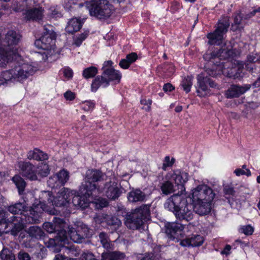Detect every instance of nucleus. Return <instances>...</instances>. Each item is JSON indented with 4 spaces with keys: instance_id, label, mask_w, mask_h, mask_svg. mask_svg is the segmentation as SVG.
<instances>
[{
    "instance_id": "obj_47",
    "label": "nucleus",
    "mask_w": 260,
    "mask_h": 260,
    "mask_svg": "<svg viewBox=\"0 0 260 260\" xmlns=\"http://www.w3.org/2000/svg\"><path fill=\"white\" fill-rule=\"evenodd\" d=\"M76 193L71 197L72 198V202L71 204H73L75 207H78L82 208H84L86 207L85 205V202L81 200V197L79 196L75 195Z\"/></svg>"
},
{
    "instance_id": "obj_38",
    "label": "nucleus",
    "mask_w": 260,
    "mask_h": 260,
    "mask_svg": "<svg viewBox=\"0 0 260 260\" xmlns=\"http://www.w3.org/2000/svg\"><path fill=\"white\" fill-rule=\"evenodd\" d=\"M11 221L12 217L8 219L2 218L0 220L1 233H11Z\"/></svg>"
},
{
    "instance_id": "obj_62",
    "label": "nucleus",
    "mask_w": 260,
    "mask_h": 260,
    "mask_svg": "<svg viewBox=\"0 0 260 260\" xmlns=\"http://www.w3.org/2000/svg\"><path fill=\"white\" fill-rule=\"evenodd\" d=\"M131 63H129L128 61L126 60V59H122L119 63V66L124 69H128L130 66Z\"/></svg>"
},
{
    "instance_id": "obj_63",
    "label": "nucleus",
    "mask_w": 260,
    "mask_h": 260,
    "mask_svg": "<svg viewBox=\"0 0 260 260\" xmlns=\"http://www.w3.org/2000/svg\"><path fill=\"white\" fill-rule=\"evenodd\" d=\"M64 96L66 100L72 101L75 98V94L71 91H68L64 93Z\"/></svg>"
},
{
    "instance_id": "obj_61",
    "label": "nucleus",
    "mask_w": 260,
    "mask_h": 260,
    "mask_svg": "<svg viewBox=\"0 0 260 260\" xmlns=\"http://www.w3.org/2000/svg\"><path fill=\"white\" fill-rule=\"evenodd\" d=\"M63 73L65 77L70 79L72 77L73 72L69 68H66L63 69Z\"/></svg>"
},
{
    "instance_id": "obj_14",
    "label": "nucleus",
    "mask_w": 260,
    "mask_h": 260,
    "mask_svg": "<svg viewBox=\"0 0 260 260\" xmlns=\"http://www.w3.org/2000/svg\"><path fill=\"white\" fill-rule=\"evenodd\" d=\"M44 210L41 204L34 205L33 207H28L27 211L22 216L27 224L35 223L39 221L41 214Z\"/></svg>"
},
{
    "instance_id": "obj_39",
    "label": "nucleus",
    "mask_w": 260,
    "mask_h": 260,
    "mask_svg": "<svg viewBox=\"0 0 260 260\" xmlns=\"http://www.w3.org/2000/svg\"><path fill=\"white\" fill-rule=\"evenodd\" d=\"M12 180L17 186L19 193L21 194L24 191L26 185L24 179L20 176L16 175L13 177Z\"/></svg>"
},
{
    "instance_id": "obj_9",
    "label": "nucleus",
    "mask_w": 260,
    "mask_h": 260,
    "mask_svg": "<svg viewBox=\"0 0 260 260\" xmlns=\"http://www.w3.org/2000/svg\"><path fill=\"white\" fill-rule=\"evenodd\" d=\"M230 26V20L228 18L219 20L215 30L207 34V38L209 39L208 44L210 45H219L222 43L224 36Z\"/></svg>"
},
{
    "instance_id": "obj_49",
    "label": "nucleus",
    "mask_w": 260,
    "mask_h": 260,
    "mask_svg": "<svg viewBox=\"0 0 260 260\" xmlns=\"http://www.w3.org/2000/svg\"><path fill=\"white\" fill-rule=\"evenodd\" d=\"M100 240L103 246L106 249H109L110 247V244L107 235L105 233H101L99 234Z\"/></svg>"
},
{
    "instance_id": "obj_10",
    "label": "nucleus",
    "mask_w": 260,
    "mask_h": 260,
    "mask_svg": "<svg viewBox=\"0 0 260 260\" xmlns=\"http://www.w3.org/2000/svg\"><path fill=\"white\" fill-rule=\"evenodd\" d=\"M44 32L42 37L35 42V45L39 49L49 50L54 48L56 34L53 26L49 24L44 25Z\"/></svg>"
},
{
    "instance_id": "obj_23",
    "label": "nucleus",
    "mask_w": 260,
    "mask_h": 260,
    "mask_svg": "<svg viewBox=\"0 0 260 260\" xmlns=\"http://www.w3.org/2000/svg\"><path fill=\"white\" fill-rule=\"evenodd\" d=\"M204 239L200 235H192L186 238L180 242V245L182 246H200L203 244Z\"/></svg>"
},
{
    "instance_id": "obj_50",
    "label": "nucleus",
    "mask_w": 260,
    "mask_h": 260,
    "mask_svg": "<svg viewBox=\"0 0 260 260\" xmlns=\"http://www.w3.org/2000/svg\"><path fill=\"white\" fill-rule=\"evenodd\" d=\"M26 6H27L25 5V4L23 3V2L22 3H21V2L16 1L13 3L12 8L14 11L16 12H19L24 10Z\"/></svg>"
},
{
    "instance_id": "obj_60",
    "label": "nucleus",
    "mask_w": 260,
    "mask_h": 260,
    "mask_svg": "<svg viewBox=\"0 0 260 260\" xmlns=\"http://www.w3.org/2000/svg\"><path fill=\"white\" fill-rule=\"evenodd\" d=\"M50 12V14L53 17H58L59 15V11L58 9L57 8V6H51L49 9Z\"/></svg>"
},
{
    "instance_id": "obj_11",
    "label": "nucleus",
    "mask_w": 260,
    "mask_h": 260,
    "mask_svg": "<svg viewBox=\"0 0 260 260\" xmlns=\"http://www.w3.org/2000/svg\"><path fill=\"white\" fill-rule=\"evenodd\" d=\"M215 196V193L212 189L204 184L199 185L192 190L191 199L192 202L213 201Z\"/></svg>"
},
{
    "instance_id": "obj_17",
    "label": "nucleus",
    "mask_w": 260,
    "mask_h": 260,
    "mask_svg": "<svg viewBox=\"0 0 260 260\" xmlns=\"http://www.w3.org/2000/svg\"><path fill=\"white\" fill-rule=\"evenodd\" d=\"M179 193L174 194L169 197L164 203V207L166 209L172 212L173 213L176 211L183 202V200H186Z\"/></svg>"
},
{
    "instance_id": "obj_30",
    "label": "nucleus",
    "mask_w": 260,
    "mask_h": 260,
    "mask_svg": "<svg viewBox=\"0 0 260 260\" xmlns=\"http://www.w3.org/2000/svg\"><path fill=\"white\" fill-rule=\"evenodd\" d=\"M125 255L119 251H108L102 254L101 260H122Z\"/></svg>"
},
{
    "instance_id": "obj_13",
    "label": "nucleus",
    "mask_w": 260,
    "mask_h": 260,
    "mask_svg": "<svg viewBox=\"0 0 260 260\" xmlns=\"http://www.w3.org/2000/svg\"><path fill=\"white\" fill-rule=\"evenodd\" d=\"M177 219L180 221H189L194 216L193 206L191 203L187 202V199L183 200L181 205L174 213Z\"/></svg>"
},
{
    "instance_id": "obj_15",
    "label": "nucleus",
    "mask_w": 260,
    "mask_h": 260,
    "mask_svg": "<svg viewBox=\"0 0 260 260\" xmlns=\"http://www.w3.org/2000/svg\"><path fill=\"white\" fill-rule=\"evenodd\" d=\"M123 188L115 182L109 181L105 183L104 192L105 196L111 200L118 199L122 193Z\"/></svg>"
},
{
    "instance_id": "obj_5",
    "label": "nucleus",
    "mask_w": 260,
    "mask_h": 260,
    "mask_svg": "<svg viewBox=\"0 0 260 260\" xmlns=\"http://www.w3.org/2000/svg\"><path fill=\"white\" fill-rule=\"evenodd\" d=\"M149 208V205L144 204L136 208L133 212L127 214L124 221L126 227L133 230L142 229L144 221L150 215Z\"/></svg>"
},
{
    "instance_id": "obj_22",
    "label": "nucleus",
    "mask_w": 260,
    "mask_h": 260,
    "mask_svg": "<svg viewBox=\"0 0 260 260\" xmlns=\"http://www.w3.org/2000/svg\"><path fill=\"white\" fill-rule=\"evenodd\" d=\"M44 10L41 7H35L27 10L25 13V18L29 21H39L44 16Z\"/></svg>"
},
{
    "instance_id": "obj_4",
    "label": "nucleus",
    "mask_w": 260,
    "mask_h": 260,
    "mask_svg": "<svg viewBox=\"0 0 260 260\" xmlns=\"http://www.w3.org/2000/svg\"><path fill=\"white\" fill-rule=\"evenodd\" d=\"M36 71L35 67L28 63H23L16 66L12 69L2 73L0 81L4 83L8 81L22 82L32 76Z\"/></svg>"
},
{
    "instance_id": "obj_58",
    "label": "nucleus",
    "mask_w": 260,
    "mask_h": 260,
    "mask_svg": "<svg viewBox=\"0 0 260 260\" xmlns=\"http://www.w3.org/2000/svg\"><path fill=\"white\" fill-rule=\"evenodd\" d=\"M257 13H260V7L254 8L252 11L244 15V18L246 20L249 19L250 18L255 16Z\"/></svg>"
},
{
    "instance_id": "obj_24",
    "label": "nucleus",
    "mask_w": 260,
    "mask_h": 260,
    "mask_svg": "<svg viewBox=\"0 0 260 260\" xmlns=\"http://www.w3.org/2000/svg\"><path fill=\"white\" fill-rule=\"evenodd\" d=\"M121 77L120 72L113 68L106 69L105 71L103 72L102 74V77L107 81L108 85H109V83L111 81H114L116 83H119Z\"/></svg>"
},
{
    "instance_id": "obj_27",
    "label": "nucleus",
    "mask_w": 260,
    "mask_h": 260,
    "mask_svg": "<svg viewBox=\"0 0 260 260\" xmlns=\"http://www.w3.org/2000/svg\"><path fill=\"white\" fill-rule=\"evenodd\" d=\"M184 229V225L179 222L170 223L167 226L166 233L170 235L173 238H175L181 235Z\"/></svg>"
},
{
    "instance_id": "obj_28",
    "label": "nucleus",
    "mask_w": 260,
    "mask_h": 260,
    "mask_svg": "<svg viewBox=\"0 0 260 260\" xmlns=\"http://www.w3.org/2000/svg\"><path fill=\"white\" fill-rule=\"evenodd\" d=\"M27 209H28V207L25 202L17 203L8 207V210L11 213L19 214L18 216H21L25 214Z\"/></svg>"
},
{
    "instance_id": "obj_53",
    "label": "nucleus",
    "mask_w": 260,
    "mask_h": 260,
    "mask_svg": "<svg viewBox=\"0 0 260 260\" xmlns=\"http://www.w3.org/2000/svg\"><path fill=\"white\" fill-rule=\"evenodd\" d=\"M159 256L153 253L145 254L139 260H159Z\"/></svg>"
},
{
    "instance_id": "obj_56",
    "label": "nucleus",
    "mask_w": 260,
    "mask_h": 260,
    "mask_svg": "<svg viewBox=\"0 0 260 260\" xmlns=\"http://www.w3.org/2000/svg\"><path fill=\"white\" fill-rule=\"evenodd\" d=\"M82 260H98L95 256L90 252H84L80 257Z\"/></svg>"
},
{
    "instance_id": "obj_8",
    "label": "nucleus",
    "mask_w": 260,
    "mask_h": 260,
    "mask_svg": "<svg viewBox=\"0 0 260 260\" xmlns=\"http://www.w3.org/2000/svg\"><path fill=\"white\" fill-rule=\"evenodd\" d=\"M104 174L96 169L88 170L86 171L84 183L81 186L80 190L83 194L87 197L92 196L94 192L99 191L95 182L103 180Z\"/></svg>"
},
{
    "instance_id": "obj_37",
    "label": "nucleus",
    "mask_w": 260,
    "mask_h": 260,
    "mask_svg": "<svg viewBox=\"0 0 260 260\" xmlns=\"http://www.w3.org/2000/svg\"><path fill=\"white\" fill-rule=\"evenodd\" d=\"M76 229L78 232L83 236V238L85 240V238L89 237L91 235V230L87 227V226L84 224L83 222H78L76 225Z\"/></svg>"
},
{
    "instance_id": "obj_42",
    "label": "nucleus",
    "mask_w": 260,
    "mask_h": 260,
    "mask_svg": "<svg viewBox=\"0 0 260 260\" xmlns=\"http://www.w3.org/2000/svg\"><path fill=\"white\" fill-rule=\"evenodd\" d=\"M105 219L107 224L113 226L115 229H117L121 225V221L116 217L107 215Z\"/></svg>"
},
{
    "instance_id": "obj_48",
    "label": "nucleus",
    "mask_w": 260,
    "mask_h": 260,
    "mask_svg": "<svg viewBox=\"0 0 260 260\" xmlns=\"http://www.w3.org/2000/svg\"><path fill=\"white\" fill-rule=\"evenodd\" d=\"M58 177L56 174L50 177L48 181V185L51 188H56L61 186L60 183L58 182Z\"/></svg>"
},
{
    "instance_id": "obj_1",
    "label": "nucleus",
    "mask_w": 260,
    "mask_h": 260,
    "mask_svg": "<svg viewBox=\"0 0 260 260\" xmlns=\"http://www.w3.org/2000/svg\"><path fill=\"white\" fill-rule=\"evenodd\" d=\"M233 54V51L225 44L220 48H215L213 51L206 52L204 55V58L208 62L205 66L207 73L212 77L222 74L229 78H239L240 75L237 73V71H241V66L232 65L231 72H229V64H232L231 62L228 61L221 62V60L229 59Z\"/></svg>"
},
{
    "instance_id": "obj_35",
    "label": "nucleus",
    "mask_w": 260,
    "mask_h": 260,
    "mask_svg": "<svg viewBox=\"0 0 260 260\" xmlns=\"http://www.w3.org/2000/svg\"><path fill=\"white\" fill-rule=\"evenodd\" d=\"M27 233L31 238L40 239L45 236V233L39 226H31L27 230Z\"/></svg>"
},
{
    "instance_id": "obj_29",
    "label": "nucleus",
    "mask_w": 260,
    "mask_h": 260,
    "mask_svg": "<svg viewBox=\"0 0 260 260\" xmlns=\"http://www.w3.org/2000/svg\"><path fill=\"white\" fill-rule=\"evenodd\" d=\"M67 235L68 236L67 241L64 243H62V245L61 246L68 242L69 238H70L73 242L77 243H81L84 241V240L83 238V236L81 235V234L78 232L77 229H75L72 227H69Z\"/></svg>"
},
{
    "instance_id": "obj_3",
    "label": "nucleus",
    "mask_w": 260,
    "mask_h": 260,
    "mask_svg": "<svg viewBox=\"0 0 260 260\" xmlns=\"http://www.w3.org/2000/svg\"><path fill=\"white\" fill-rule=\"evenodd\" d=\"M53 222H46L43 224V229L49 233H56V235L50 238L48 241L47 247H55L61 246L62 243L66 242L68 240L67 231L64 229L65 222L62 219L54 217Z\"/></svg>"
},
{
    "instance_id": "obj_44",
    "label": "nucleus",
    "mask_w": 260,
    "mask_h": 260,
    "mask_svg": "<svg viewBox=\"0 0 260 260\" xmlns=\"http://www.w3.org/2000/svg\"><path fill=\"white\" fill-rule=\"evenodd\" d=\"M98 69L93 66L85 69L82 73L83 76L85 79H89L94 77L98 74Z\"/></svg>"
},
{
    "instance_id": "obj_25",
    "label": "nucleus",
    "mask_w": 260,
    "mask_h": 260,
    "mask_svg": "<svg viewBox=\"0 0 260 260\" xmlns=\"http://www.w3.org/2000/svg\"><path fill=\"white\" fill-rule=\"evenodd\" d=\"M128 201L131 203L144 202L146 198V193L140 189L133 188L127 194Z\"/></svg>"
},
{
    "instance_id": "obj_16",
    "label": "nucleus",
    "mask_w": 260,
    "mask_h": 260,
    "mask_svg": "<svg viewBox=\"0 0 260 260\" xmlns=\"http://www.w3.org/2000/svg\"><path fill=\"white\" fill-rule=\"evenodd\" d=\"M17 166L22 176L30 180H38V176L35 172L36 167L29 162L20 161L18 162Z\"/></svg>"
},
{
    "instance_id": "obj_64",
    "label": "nucleus",
    "mask_w": 260,
    "mask_h": 260,
    "mask_svg": "<svg viewBox=\"0 0 260 260\" xmlns=\"http://www.w3.org/2000/svg\"><path fill=\"white\" fill-rule=\"evenodd\" d=\"M113 62L111 60L106 61L104 62L102 67L103 72L105 71L106 69H112Z\"/></svg>"
},
{
    "instance_id": "obj_33",
    "label": "nucleus",
    "mask_w": 260,
    "mask_h": 260,
    "mask_svg": "<svg viewBox=\"0 0 260 260\" xmlns=\"http://www.w3.org/2000/svg\"><path fill=\"white\" fill-rule=\"evenodd\" d=\"M27 158L29 159L43 160L48 159V155L46 153H44L39 149H35L34 150L29 151L28 152Z\"/></svg>"
},
{
    "instance_id": "obj_52",
    "label": "nucleus",
    "mask_w": 260,
    "mask_h": 260,
    "mask_svg": "<svg viewBox=\"0 0 260 260\" xmlns=\"http://www.w3.org/2000/svg\"><path fill=\"white\" fill-rule=\"evenodd\" d=\"M240 232L246 235H251L254 232V228L250 225H243L240 228Z\"/></svg>"
},
{
    "instance_id": "obj_18",
    "label": "nucleus",
    "mask_w": 260,
    "mask_h": 260,
    "mask_svg": "<svg viewBox=\"0 0 260 260\" xmlns=\"http://www.w3.org/2000/svg\"><path fill=\"white\" fill-rule=\"evenodd\" d=\"M250 85L245 84L242 86L232 85L226 91L225 96L227 98H237L250 88Z\"/></svg>"
},
{
    "instance_id": "obj_34",
    "label": "nucleus",
    "mask_w": 260,
    "mask_h": 260,
    "mask_svg": "<svg viewBox=\"0 0 260 260\" xmlns=\"http://www.w3.org/2000/svg\"><path fill=\"white\" fill-rule=\"evenodd\" d=\"M101 86H103L104 87L108 86L107 81L102 77V75L98 76L92 81L91 85V90L92 92H95Z\"/></svg>"
},
{
    "instance_id": "obj_54",
    "label": "nucleus",
    "mask_w": 260,
    "mask_h": 260,
    "mask_svg": "<svg viewBox=\"0 0 260 260\" xmlns=\"http://www.w3.org/2000/svg\"><path fill=\"white\" fill-rule=\"evenodd\" d=\"M81 107L84 110L88 111L94 108V104L91 101H85L82 103Z\"/></svg>"
},
{
    "instance_id": "obj_43",
    "label": "nucleus",
    "mask_w": 260,
    "mask_h": 260,
    "mask_svg": "<svg viewBox=\"0 0 260 260\" xmlns=\"http://www.w3.org/2000/svg\"><path fill=\"white\" fill-rule=\"evenodd\" d=\"M223 192L225 198L228 200V202L232 206L231 198L235 194L234 188L229 185H225L223 187Z\"/></svg>"
},
{
    "instance_id": "obj_31",
    "label": "nucleus",
    "mask_w": 260,
    "mask_h": 260,
    "mask_svg": "<svg viewBox=\"0 0 260 260\" xmlns=\"http://www.w3.org/2000/svg\"><path fill=\"white\" fill-rule=\"evenodd\" d=\"M82 27V23L79 19L74 18L71 19L66 27V31L69 34H73L78 30Z\"/></svg>"
},
{
    "instance_id": "obj_59",
    "label": "nucleus",
    "mask_w": 260,
    "mask_h": 260,
    "mask_svg": "<svg viewBox=\"0 0 260 260\" xmlns=\"http://www.w3.org/2000/svg\"><path fill=\"white\" fill-rule=\"evenodd\" d=\"M137 57L138 56L136 53H131L129 54H127L125 59L128 61L129 63L132 64L136 60Z\"/></svg>"
},
{
    "instance_id": "obj_40",
    "label": "nucleus",
    "mask_w": 260,
    "mask_h": 260,
    "mask_svg": "<svg viewBox=\"0 0 260 260\" xmlns=\"http://www.w3.org/2000/svg\"><path fill=\"white\" fill-rule=\"evenodd\" d=\"M1 260H16L15 254L11 250L7 248H3L0 252Z\"/></svg>"
},
{
    "instance_id": "obj_55",
    "label": "nucleus",
    "mask_w": 260,
    "mask_h": 260,
    "mask_svg": "<svg viewBox=\"0 0 260 260\" xmlns=\"http://www.w3.org/2000/svg\"><path fill=\"white\" fill-rule=\"evenodd\" d=\"M88 33L84 32L80 34L74 40V44L77 46H79L82 43V42L87 38Z\"/></svg>"
},
{
    "instance_id": "obj_12",
    "label": "nucleus",
    "mask_w": 260,
    "mask_h": 260,
    "mask_svg": "<svg viewBox=\"0 0 260 260\" xmlns=\"http://www.w3.org/2000/svg\"><path fill=\"white\" fill-rule=\"evenodd\" d=\"M206 74L208 75L205 71V73L200 74L197 77L198 86L197 87V92L198 95L201 97H204L209 93L207 84H209L212 88H218L217 84L208 78Z\"/></svg>"
},
{
    "instance_id": "obj_36",
    "label": "nucleus",
    "mask_w": 260,
    "mask_h": 260,
    "mask_svg": "<svg viewBox=\"0 0 260 260\" xmlns=\"http://www.w3.org/2000/svg\"><path fill=\"white\" fill-rule=\"evenodd\" d=\"M160 188L165 195L170 194L176 191L175 186L170 181L162 182L160 186Z\"/></svg>"
},
{
    "instance_id": "obj_46",
    "label": "nucleus",
    "mask_w": 260,
    "mask_h": 260,
    "mask_svg": "<svg viewBox=\"0 0 260 260\" xmlns=\"http://www.w3.org/2000/svg\"><path fill=\"white\" fill-rule=\"evenodd\" d=\"M181 85L183 87V90L186 93L189 92L190 91V88L192 85V77L187 76L186 78H185L182 80Z\"/></svg>"
},
{
    "instance_id": "obj_32",
    "label": "nucleus",
    "mask_w": 260,
    "mask_h": 260,
    "mask_svg": "<svg viewBox=\"0 0 260 260\" xmlns=\"http://www.w3.org/2000/svg\"><path fill=\"white\" fill-rule=\"evenodd\" d=\"M36 173L38 176V180H40L43 177L47 176L50 172L49 166L45 163H40L38 166L36 167Z\"/></svg>"
},
{
    "instance_id": "obj_21",
    "label": "nucleus",
    "mask_w": 260,
    "mask_h": 260,
    "mask_svg": "<svg viewBox=\"0 0 260 260\" xmlns=\"http://www.w3.org/2000/svg\"><path fill=\"white\" fill-rule=\"evenodd\" d=\"M171 179L175 182L178 189H180L181 193L185 191L184 184L188 179L187 173L184 172H175L171 175Z\"/></svg>"
},
{
    "instance_id": "obj_19",
    "label": "nucleus",
    "mask_w": 260,
    "mask_h": 260,
    "mask_svg": "<svg viewBox=\"0 0 260 260\" xmlns=\"http://www.w3.org/2000/svg\"><path fill=\"white\" fill-rule=\"evenodd\" d=\"M212 202L209 201L192 202L193 212H195L200 215L209 214L211 210Z\"/></svg>"
},
{
    "instance_id": "obj_51",
    "label": "nucleus",
    "mask_w": 260,
    "mask_h": 260,
    "mask_svg": "<svg viewBox=\"0 0 260 260\" xmlns=\"http://www.w3.org/2000/svg\"><path fill=\"white\" fill-rule=\"evenodd\" d=\"M77 5L76 0H65L63 6L64 9L69 11L74 9Z\"/></svg>"
},
{
    "instance_id": "obj_20",
    "label": "nucleus",
    "mask_w": 260,
    "mask_h": 260,
    "mask_svg": "<svg viewBox=\"0 0 260 260\" xmlns=\"http://www.w3.org/2000/svg\"><path fill=\"white\" fill-rule=\"evenodd\" d=\"M27 224L23 216H12L11 234L14 236H18Z\"/></svg>"
},
{
    "instance_id": "obj_2",
    "label": "nucleus",
    "mask_w": 260,
    "mask_h": 260,
    "mask_svg": "<svg viewBox=\"0 0 260 260\" xmlns=\"http://www.w3.org/2000/svg\"><path fill=\"white\" fill-rule=\"evenodd\" d=\"M21 37V35L16 31H8L3 42L4 47H0L1 61L9 62L16 58L17 46L20 42Z\"/></svg>"
},
{
    "instance_id": "obj_57",
    "label": "nucleus",
    "mask_w": 260,
    "mask_h": 260,
    "mask_svg": "<svg viewBox=\"0 0 260 260\" xmlns=\"http://www.w3.org/2000/svg\"><path fill=\"white\" fill-rule=\"evenodd\" d=\"M18 258L19 260H31V257L29 254L23 250H21L18 252Z\"/></svg>"
},
{
    "instance_id": "obj_26",
    "label": "nucleus",
    "mask_w": 260,
    "mask_h": 260,
    "mask_svg": "<svg viewBox=\"0 0 260 260\" xmlns=\"http://www.w3.org/2000/svg\"><path fill=\"white\" fill-rule=\"evenodd\" d=\"M244 14L239 13H235L234 15V22L231 25V29L233 31H241L243 29L245 25Z\"/></svg>"
},
{
    "instance_id": "obj_41",
    "label": "nucleus",
    "mask_w": 260,
    "mask_h": 260,
    "mask_svg": "<svg viewBox=\"0 0 260 260\" xmlns=\"http://www.w3.org/2000/svg\"><path fill=\"white\" fill-rule=\"evenodd\" d=\"M62 250L63 252V255L67 256V258L68 257L77 256L79 254V251L74 246H62Z\"/></svg>"
},
{
    "instance_id": "obj_7",
    "label": "nucleus",
    "mask_w": 260,
    "mask_h": 260,
    "mask_svg": "<svg viewBox=\"0 0 260 260\" xmlns=\"http://www.w3.org/2000/svg\"><path fill=\"white\" fill-rule=\"evenodd\" d=\"M90 15L99 19L109 18L113 11V6L108 0H90L86 2Z\"/></svg>"
},
{
    "instance_id": "obj_45",
    "label": "nucleus",
    "mask_w": 260,
    "mask_h": 260,
    "mask_svg": "<svg viewBox=\"0 0 260 260\" xmlns=\"http://www.w3.org/2000/svg\"><path fill=\"white\" fill-rule=\"evenodd\" d=\"M56 175L58 177V182L61 186H63L69 178V172L64 170L60 171Z\"/></svg>"
},
{
    "instance_id": "obj_6",
    "label": "nucleus",
    "mask_w": 260,
    "mask_h": 260,
    "mask_svg": "<svg viewBox=\"0 0 260 260\" xmlns=\"http://www.w3.org/2000/svg\"><path fill=\"white\" fill-rule=\"evenodd\" d=\"M76 192L75 190L63 188L58 192L57 196L54 197L49 191H44L42 193V197H41L42 201H40V203L50 204L56 207H66L68 208L71 205L70 201L71 197Z\"/></svg>"
}]
</instances>
